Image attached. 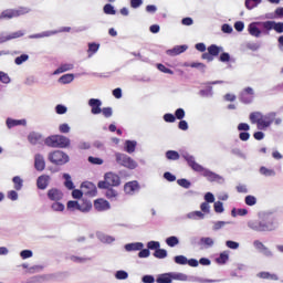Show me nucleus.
I'll use <instances>...</instances> for the list:
<instances>
[{
    "instance_id": "10",
    "label": "nucleus",
    "mask_w": 283,
    "mask_h": 283,
    "mask_svg": "<svg viewBox=\"0 0 283 283\" xmlns=\"http://www.w3.org/2000/svg\"><path fill=\"white\" fill-rule=\"evenodd\" d=\"M254 98H255V91H253V87L251 86L245 87L239 95V101L244 105H251Z\"/></svg>"
},
{
    "instance_id": "32",
    "label": "nucleus",
    "mask_w": 283,
    "mask_h": 283,
    "mask_svg": "<svg viewBox=\"0 0 283 283\" xmlns=\"http://www.w3.org/2000/svg\"><path fill=\"white\" fill-rule=\"evenodd\" d=\"M77 211H81L82 213H90V211H92V202L84 201L78 203Z\"/></svg>"
},
{
    "instance_id": "29",
    "label": "nucleus",
    "mask_w": 283,
    "mask_h": 283,
    "mask_svg": "<svg viewBox=\"0 0 283 283\" xmlns=\"http://www.w3.org/2000/svg\"><path fill=\"white\" fill-rule=\"evenodd\" d=\"M136 145H138V143H136V140H126L124 150L127 154H134L136 151Z\"/></svg>"
},
{
    "instance_id": "46",
    "label": "nucleus",
    "mask_w": 283,
    "mask_h": 283,
    "mask_svg": "<svg viewBox=\"0 0 283 283\" xmlns=\"http://www.w3.org/2000/svg\"><path fill=\"white\" fill-rule=\"evenodd\" d=\"M129 277V273L125 270H118L115 272V280H127Z\"/></svg>"
},
{
    "instance_id": "14",
    "label": "nucleus",
    "mask_w": 283,
    "mask_h": 283,
    "mask_svg": "<svg viewBox=\"0 0 283 283\" xmlns=\"http://www.w3.org/2000/svg\"><path fill=\"white\" fill-rule=\"evenodd\" d=\"M88 105L91 106V114H93L94 116L98 115L102 113V105L103 102H101V99L98 98H91L88 99Z\"/></svg>"
},
{
    "instance_id": "22",
    "label": "nucleus",
    "mask_w": 283,
    "mask_h": 283,
    "mask_svg": "<svg viewBox=\"0 0 283 283\" xmlns=\"http://www.w3.org/2000/svg\"><path fill=\"white\" fill-rule=\"evenodd\" d=\"M94 207H95L96 211H108L111 206H109V202L107 200L97 199L94 202Z\"/></svg>"
},
{
    "instance_id": "58",
    "label": "nucleus",
    "mask_w": 283,
    "mask_h": 283,
    "mask_svg": "<svg viewBox=\"0 0 283 283\" xmlns=\"http://www.w3.org/2000/svg\"><path fill=\"white\" fill-rule=\"evenodd\" d=\"M11 33L2 32L0 33V43H7V41H12Z\"/></svg>"
},
{
    "instance_id": "57",
    "label": "nucleus",
    "mask_w": 283,
    "mask_h": 283,
    "mask_svg": "<svg viewBox=\"0 0 283 283\" xmlns=\"http://www.w3.org/2000/svg\"><path fill=\"white\" fill-rule=\"evenodd\" d=\"M55 112L60 115L67 114V107L63 104H59L55 106Z\"/></svg>"
},
{
    "instance_id": "52",
    "label": "nucleus",
    "mask_w": 283,
    "mask_h": 283,
    "mask_svg": "<svg viewBox=\"0 0 283 283\" xmlns=\"http://www.w3.org/2000/svg\"><path fill=\"white\" fill-rule=\"evenodd\" d=\"M32 255H34V253L32 252V250H22V251L20 252V258H21L22 260H28V259L32 258Z\"/></svg>"
},
{
    "instance_id": "51",
    "label": "nucleus",
    "mask_w": 283,
    "mask_h": 283,
    "mask_svg": "<svg viewBox=\"0 0 283 283\" xmlns=\"http://www.w3.org/2000/svg\"><path fill=\"white\" fill-rule=\"evenodd\" d=\"M177 185H179V187H182L184 189H189L191 187V181L182 178L177 180Z\"/></svg>"
},
{
    "instance_id": "28",
    "label": "nucleus",
    "mask_w": 283,
    "mask_h": 283,
    "mask_svg": "<svg viewBox=\"0 0 283 283\" xmlns=\"http://www.w3.org/2000/svg\"><path fill=\"white\" fill-rule=\"evenodd\" d=\"M63 179H64V187L70 191L74 190L75 186H74V181H72V176H70V174L67 172H64Z\"/></svg>"
},
{
    "instance_id": "63",
    "label": "nucleus",
    "mask_w": 283,
    "mask_h": 283,
    "mask_svg": "<svg viewBox=\"0 0 283 283\" xmlns=\"http://www.w3.org/2000/svg\"><path fill=\"white\" fill-rule=\"evenodd\" d=\"M142 282L143 283H154V282H156V279L154 277V275L146 274L142 277Z\"/></svg>"
},
{
    "instance_id": "55",
    "label": "nucleus",
    "mask_w": 283,
    "mask_h": 283,
    "mask_svg": "<svg viewBox=\"0 0 283 283\" xmlns=\"http://www.w3.org/2000/svg\"><path fill=\"white\" fill-rule=\"evenodd\" d=\"M176 264L185 265L187 264V256L185 255H177L174 258Z\"/></svg>"
},
{
    "instance_id": "30",
    "label": "nucleus",
    "mask_w": 283,
    "mask_h": 283,
    "mask_svg": "<svg viewBox=\"0 0 283 283\" xmlns=\"http://www.w3.org/2000/svg\"><path fill=\"white\" fill-rule=\"evenodd\" d=\"M57 135H51L49 137H46L44 139V145H46V147H53V148H57Z\"/></svg>"
},
{
    "instance_id": "13",
    "label": "nucleus",
    "mask_w": 283,
    "mask_h": 283,
    "mask_svg": "<svg viewBox=\"0 0 283 283\" xmlns=\"http://www.w3.org/2000/svg\"><path fill=\"white\" fill-rule=\"evenodd\" d=\"M104 180H107L111 187H119L120 186V177L115 172H106L104 176Z\"/></svg>"
},
{
    "instance_id": "37",
    "label": "nucleus",
    "mask_w": 283,
    "mask_h": 283,
    "mask_svg": "<svg viewBox=\"0 0 283 283\" xmlns=\"http://www.w3.org/2000/svg\"><path fill=\"white\" fill-rule=\"evenodd\" d=\"M12 182L15 191H21L23 189V180L19 176L13 177Z\"/></svg>"
},
{
    "instance_id": "61",
    "label": "nucleus",
    "mask_w": 283,
    "mask_h": 283,
    "mask_svg": "<svg viewBox=\"0 0 283 283\" xmlns=\"http://www.w3.org/2000/svg\"><path fill=\"white\" fill-rule=\"evenodd\" d=\"M149 255H151V252L148 250V248L147 249L143 248L138 252V258H140V259L149 258Z\"/></svg>"
},
{
    "instance_id": "35",
    "label": "nucleus",
    "mask_w": 283,
    "mask_h": 283,
    "mask_svg": "<svg viewBox=\"0 0 283 283\" xmlns=\"http://www.w3.org/2000/svg\"><path fill=\"white\" fill-rule=\"evenodd\" d=\"M72 81H74V74L72 73L64 74L59 78V83H62V85H69Z\"/></svg>"
},
{
    "instance_id": "39",
    "label": "nucleus",
    "mask_w": 283,
    "mask_h": 283,
    "mask_svg": "<svg viewBox=\"0 0 283 283\" xmlns=\"http://www.w3.org/2000/svg\"><path fill=\"white\" fill-rule=\"evenodd\" d=\"M258 277H261V280H274V281H277V274H271L270 272H260L258 274Z\"/></svg>"
},
{
    "instance_id": "42",
    "label": "nucleus",
    "mask_w": 283,
    "mask_h": 283,
    "mask_svg": "<svg viewBox=\"0 0 283 283\" xmlns=\"http://www.w3.org/2000/svg\"><path fill=\"white\" fill-rule=\"evenodd\" d=\"M219 61L221 63H229V62L235 63V59H231V55L227 52H223L220 54Z\"/></svg>"
},
{
    "instance_id": "47",
    "label": "nucleus",
    "mask_w": 283,
    "mask_h": 283,
    "mask_svg": "<svg viewBox=\"0 0 283 283\" xmlns=\"http://www.w3.org/2000/svg\"><path fill=\"white\" fill-rule=\"evenodd\" d=\"M103 12H104V14L114 15V14H116V9L114 8V6L106 3L103 8Z\"/></svg>"
},
{
    "instance_id": "24",
    "label": "nucleus",
    "mask_w": 283,
    "mask_h": 283,
    "mask_svg": "<svg viewBox=\"0 0 283 283\" xmlns=\"http://www.w3.org/2000/svg\"><path fill=\"white\" fill-rule=\"evenodd\" d=\"M71 70H74V64L72 63H64L61 64L54 72L53 75L56 76L59 74H63V72H70Z\"/></svg>"
},
{
    "instance_id": "9",
    "label": "nucleus",
    "mask_w": 283,
    "mask_h": 283,
    "mask_svg": "<svg viewBox=\"0 0 283 283\" xmlns=\"http://www.w3.org/2000/svg\"><path fill=\"white\" fill-rule=\"evenodd\" d=\"M72 28L70 27H62L59 30H53V31H43L41 33H35L29 35V39H45L50 36H54L55 34H61V32H71Z\"/></svg>"
},
{
    "instance_id": "62",
    "label": "nucleus",
    "mask_w": 283,
    "mask_h": 283,
    "mask_svg": "<svg viewBox=\"0 0 283 283\" xmlns=\"http://www.w3.org/2000/svg\"><path fill=\"white\" fill-rule=\"evenodd\" d=\"M182 120L185 118V111L182 108H177L175 112V119Z\"/></svg>"
},
{
    "instance_id": "36",
    "label": "nucleus",
    "mask_w": 283,
    "mask_h": 283,
    "mask_svg": "<svg viewBox=\"0 0 283 283\" xmlns=\"http://www.w3.org/2000/svg\"><path fill=\"white\" fill-rule=\"evenodd\" d=\"M166 244L167 247H170L171 249H174V247H178V244H180V239H178V237L176 235L168 237L166 239Z\"/></svg>"
},
{
    "instance_id": "44",
    "label": "nucleus",
    "mask_w": 283,
    "mask_h": 283,
    "mask_svg": "<svg viewBox=\"0 0 283 283\" xmlns=\"http://www.w3.org/2000/svg\"><path fill=\"white\" fill-rule=\"evenodd\" d=\"M105 196L108 198V200H116V198H118V191L111 187L106 190Z\"/></svg>"
},
{
    "instance_id": "33",
    "label": "nucleus",
    "mask_w": 283,
    "mask_h": 283,
    "mask_svg": "<svg viewBox=\"0 0 283 283\" xmlns=\"http://www.w3.org/2000/svg\"><path fill=\"white\" fill-rule=\"evenodd\" d=\"M188 220H205L202 211H192L187 214Z\"/></svg>"
},
{
    "instance_id": "20",
    "label": "nucleus",
    "mask_w": 283,
    "mask_h": 283,
    "mask_svg": "<svg viewBox=\"0 0 283 283\" xmlns=\"http://www.w3.org/2000/svg\"><path fill=\"white\" fill-rule=\"evenodd\" d=\"M50 176L48 175H41L40 177H38L36 180V187L38 189H41L42 191H44V189H48V186L50 185Z\"/></svg>"
},
{
    "instance_id": "53",
    "label": "nucleus",
    "mask_w": 283,
    "mask_h": 283,
    "mask_svg": "<svg viewBox=\"0 0 283 283\" xmlns=\"http://www.w3.org/2000/svg\"><path fill=\"white\" fill-rule=\"evenodd\" d=\"M253 247H254V249H256V251L259 253H261L265 249L266 245H264V243H262V241H260V240H254Z\"/></svg>"
},
{
    "instance_id": "26",
    "label": "nucleus",
    "mask_w": 283,
    "mask_h": 283,
    "mask_svg": "<svg viewBox=\"0 0 283 283\" xmlns=\"http://www.w3.org/2000/svg\"><path fill=\"white\" fill-rule=\"evenodd\" d=\"M97 239L99 242H103V244H112V242H116V238L105 234L103 232L97 233Z\"/></svg>"
},
{
    "instance_id": "54",
    "label": "nucleus",
    "mask_w": 283,
    "mask_h": 283,
    "mask_svg": "<svg viewBox=\"0 0 283 283\" xmlns=\"http://www.w3.org/2000/svg\"><path fill=\"white\" fill-rule=\"evenodd\" d=\"M226 247H228V249H232L233 251L240 249V243L235 242V241H231L228 240L226 241Z\"/></svg>"
},
{
    "instance_id": "50",
    "label": "nucleus",
    "mask_w": 283,
    "mask_h": 283,
    "mask_svg": "<svg viewBox=\"0 0 283 283\" xmlns=\"http://www.w3.org/2000/svg\"><path fill=\"white\" fill-rule=\"evenodd\" d=\"M10 75L8 73L0 71V83H3L4 85L10 84Z\"/></svg>"
},
{
    "instance_id": "5",
    "label": "nucleus",
    "mask_w": 283,
    "mask_h": 283,
    "mask_svg": "<svg viewBox=\"0 0 283 283\" xmlns=\"http://www.w3.org/2000/svg\"><path fill=\"white\" fill-rule=\"evenodd\" d=\"M174 280L178 282H187V274L181 272H168L158 274L156 277L157 283H172Z\"/></svg>"
},
{
    "instance_id": "56",
    "label": "nucleus",
    "mask_w": 283,
    "mask_h": 283,
    "mask_svg": "<svg viewBox=\"0 0 283 283\" xmlns=\"http://www.w3.org/2000/svg\"><path fill=\"white\" fill-rule=\"evenodd\" d=\"M214 211L216 213H224V206L221 201L214 202Z\"/></svg>"
},
{
    "instance_id": "48",
    "label": "nucleus",
    "mask_w": 283,
    "mask_h": 283,
    "mask_svg": "<svg viewBox=\"0 0 283 283\" xmlns=\"http://www.w3.org/2000/svg\"><path fill=\"white\" fill-rule=\"evenodd\" d=\"M148 251H158L160 249V242L158 241H149L147 243Z\"/></svg>"
},
{
    "instance_id": "7",
    "label": "nucleus",
    "mask_w": 283,
    "mask_h": 283,
    "mask_svg": "<svg viewBox=\"0 0 283 283\" xmlns=\"http://www.w3.org/2000/svg\"><path fill=\"white\" fill-rule=\"evenodd\" d=\"M115 163L126 169H136L138 167V163H136V160L123 153H115Z\"/></svg>"
},
{
    "instance_id": "43",
    "label": "nucleus",
    "mask_w": 283,
    "mask_h": 283,
    "mask_svg": "<svg viewBox=\"0 0 283 283\" xmlns=\"http://www.w3.org/2000/svg\"><path fill=\"white\" fill-rule=\"evenodd\" d=\"M154 258H157V260H165L167 258V250L165 249H158L153 253Z\"/></svg>"
},
{
    "instance_id": "38",
    "label": "nucleus",
    "mask_w": 283,
    "mask_h": 283,
    "mask_svg": "<svg viewBox=\"0 0 283 283\" xmlns=\"http://www.w3.org/2000/svg\"><path fill=\"white\" fill-rule=\"evenodd\" d=\"M260 3H262V0H245L244 6L247 10H254Z\"/></svg>"
},
{
    "instance_id": "25",
    "label": "nucleus",
    "mask_w": 283,
    "mask_h": 283,
    "mask_svg": "<svg viewBox=\"0 0 283 283\" xmlns=\"http://www.w3.org/2000/svg\"><path fill=\"white\" fill-rule=\"evenodd\" d=\"M56 143H57L59 149H65V148L70 147L71 140H70V138H67L63 135H57Z\"/></svg>"
},
{
    "instance_id": "19",
    "label": "nucleus",
    "mask_w": 283,
    "mask_h": 283,
    "mask_svg": "<svg viewBox=\"0 0 283 283\" xmlns=\"http://www.w3.org/2000/svg\"><path fill=\"white\" fill-rule=\"evenodd\" d=\"M48 198L53 202H59V200H63V191L52 188L48 191Z\"/></svg>"
},
{
    "instance_id": "2",
    "label": "nucleus",
    "mask_w": 283,
    "mask_h": 283,
    "mask_svg": "<svg viewBox=\"0 0 283 283\" xmlns=\"http://www.w3.org/2000/svg\"><path fill=\"white\" fill-rule=\"evenodd\" d=\"M272 30L277 34H283V22L268 20L251 22L248 25L249 35L254 36V39H260V36H270Z\"/></svg>"
},
{
    "instance_id": "18",
    "label": "nucleus",
    "mask_w": 283,
    "mask_h": 283,
    "mask_svg": "<svg viewBox=\"0 0 283 283\" xmlns=\"http://www.w3.org/2000/svg\"><path fill=\"white\" fill-rule=\"evenodd\" d=\"M6 125H7L8 129H12L13 127H19V126L25 127V125H28V120L13 119V118L8 117L6 120Z\"/></svg>"
},
{
    "instance_id": "64",
    "label": "nucleus",
    "mask_w": 283,
    "mask_h": 283,
    "mask_svg": "<svg viewBox=\"0 0 283 283\" xmlns=\"http://www.w3.org/2000/svg\"><path fill=\"white\" fill-rule=\"evenodd\" d=\"M88 163H91V165H103V159L98 158V157H88Z\"/></svg>"
},
{
    "instance_id": "49",
    "label": "nucleus",
    "mask_w": 283,
    "mask_h": 283,
    "mask_svg": "<svg viewBox=\"0 0 283 283\" xmlns=\"http://www.w3.org/2000/svg\"><path fill=\"white\" fill-rule=\"evenodd\" d=\"M29 59H30V55L22 54V55L15 57L14 63H15V65H23V63H25V61H28Z\"/></svg>"
},
{
    "instance_id": "16",
    "label": "nucleus",
    "mask_w": 283,
    "mask_h": 283,
    "mask_svg": "<svg viewBox=\"0 0 283 283\" xmlns=\"http://www.w3.org/2000/svg\"><path fill=\"white\" fill-rule=\"evenodd\" d=\"M187 50H189V46L186 44L176 45L175 48L167 50L166 54H168V56H178L184 54V52H187Z\"/></svg>"
},
{
    "instance_id": "3",
    "label": "nucleus",
    "mask_w": 283,
    "mask_h": 283,
    "mask_svg": "<svg viewBox=\"0 0 283 283\" xmlns=\"http://www.w3.org/2000/svg\"><path fill=\"white\" fill-rule=\"evenodd\" d=\"M247 227L250 231H255V233H269L277 229V220L273 213L263 212L259 214L258 219H250L247 222Z\"/></svg>"
},
{
    "instance_id": "21",
    "label": "nucleus",
    "mask_w": 283,
    "mask_h": 283,
    "mask_svg": "<svg viewBox=\"0 0 283 283\" xmlns=\"http://www.w3.org/2000/svg\"><path fill=\"white\" fill-rule=\"evenodd\" d=\"M125 251L132 253V251H143L145 244L143 242H133L124 245Z\"/></svg>"
},
{
    "instance_id": "34",
    "label": "nucleus",
    "mask_w": 283,
    "mask_h": 283,
    "mask_svg": "<svg viewBox=\"0 0 283 283\" xmlns=\"http://www.w3.org/2000/svg\"><path fill=\"white\" fill-rule=\"evenodd\" d=\"M224 49L222 46H218L216 44H211L208 46V52L213 56H218Z\"/></svg>"
},
{
    "instance_id": "40",
    "label": "nucleus",
    "mask_w": 283,
    "mask_h": 283,
    "mask_svg": "<svg viewBox=\"0 0 283 283\" xmlns=\"http://www.w3.org/2000/svg\"><path fill=\"white\" fill-rule=\"evenodd\" d=\"M244 202L248 207H255V205H258V198H255L253 195H248L244 198Z\"/></svg>"
},
{
    "instance_id": "17",
    "label": "nucleus",
    "mask_w": 283,
    "mask_h": 283,
    "mask_svg": "<svg viewBox=\"0 0 283 283\" xmlns=\"http://www.w3.org/2000/svg\"><path fill=\"white\" fill-rule=\"evenodd\" d=\"M28 140L31 145H43V143H44L43 135H41V133H36V132H31L28 135Z\"/></svg>"
},
{
    "instance_id": "6",
    "label": "nucleus",
    "mask_w": 283,
    "mask_h": 283,
    "mask_svg": "<svg viewBox=\"0 0 283 283\" xmlns=\"http://www.w3.org/2000/svg\"><path fill=\"white\" fill-rule=\"evenodd\" d=\"M30 12V8L28 7H19L18 9H7L1 12L0 20L8 21L10 19H17V17H23V14H28Z\"/></svg>"
},
{
    "instance_id": "11",
    "label": "nucleus",
    "mask_w": 283,
    "mask_h": 283,
    "mask_svg": "<svg viewBox=\"0 0 283 283\" xmlns=\"http://www.w3.org/2000/svg\"><path fill=\"white\" fill-rule=\"evenodd\" d=\"M81 189L84 196H88L90 198H94V196H96V185L92 184L91 181H84L81 185Z\"/></svg>"
},
{
    "instance_id": "15",
    "label": "nucleus",
    "mask_w": 283,
    "mask_h": 283,
    "mask_svg": "<svg viewBox=\"0 0 283 283\" xmlns=\"http://www.w3.org/2000/svg\"><path fill=\"white\" fill-rule=\"evenodd\" d=\"M34 169L36 171H44L45 170V157L42 154L34 155Z\"/></svg>"
},
{
    "instance_id": "45",
    "label": "nucleus",
    "mask_w": 283,
    "mask_h": 283,
    "mask_svg": "<svg viewBox=\"0 0 283 283\" xmlns=\"http://www.w3.org/2000/svg\"><path fill=\"white\" fill-rule=\"evenodd\" d=\"M227 224H231V222L230 221H214L212 230L220 231V229H223V227H227Z\"/></svg>"
},
{
    "instance_id": "60",
    "label": "nucleus",
    "mask_w": 283,
    "mask_h": 283,
    "mask_svg": "<svg viewBox=\"0 0 283 283\" xmlns=\"http://www.w3.org/2000/svg\"><path fill=\"white\" fill-rule=\"evenodd\" d=\"M200 209H201V213H203V216H205V213H211V206L207 202H202L200 205Z\"/></svg>"
},
{
    "instance_id": "23",
    "label": "nucleus",
    "mask_w": 283,
    "mask_h": 283,
    "mask_svg": "<svg viewBox=\"0 0 283 283\" xmlns=\"http://www.w3.org/2000/svg\"><path fill=\"white\" fill-rule=\"evenodd\" d=\"M259 174H261V176H264V178H275V176H277V172H275V169L268 168L265 166L260 167Z\"/></svg>"
},
{
    "instance_id": "4",
    "label": "nucleus",
    "mask_w": 283,
    "mask_h": 283,
    "mask_svg": "<svg viewBox=\"0 0 283 283\" xmlns=\"http://www.w3.org/2000/svg\"><path fill=\"white\" fill-rule=\"evenodd\" d=\"M277 116V113L270 112L268 114H262L261 112H252L249 116L250 122L252 125H256V129L260 132H266L273 123L275 125H282V118H275Z\"/></svg>"
},
{
    "instance_id": "41",
    "label": "nucleus",
    "mask_w": 283,
    "mask_h": 283,
    "mask_svg": "<svg viewBox=\"0 0 283 283\" xmlns=\"http://www.w3.org/2000/svg\"><path fill=\"white\" fill-rule=\"evenodd\" d=\"M216 262L217 264H224L226 262H229V252H221L219 258L216 259Z\"/></svg>"
},
{
    "instance_id": "59",
    "label": "nucleus",
    "mask_w": 283,
    "mask_h": 283,
    "mask_svg": "<svg viewBox=\"0 0 283 283\" xmlns=\"http://www.w3.org/2000/svg\"><path fill=\"white\" fill-rule=\"evenodd\" d=\"M51 209H53L54 211H65V206L56 201L52 203Z\"/></svg>"
},
{
    "instance_id": "31",
    "label": "nucleus",
    "mask_w": 283,
    "mask_h": 283,
    "mask_svg": "<svg viewBox=\"0 0 283 283\" xmlns=\"http://www.w3.org/2000/svg\"><path fill=\"white\" fill-rule=\"evenodd\" d=\"M199 96H201V98H213V86L200 90Z\"/></svg>"
},
{
    "instance_id": "8",
    "label": "nucleus",
    "mask_w": 283,
    "mask_h": 283,
    "mask_svg": "<svg viewBox=\"0 0 283 283\" xmlns=\"http://www.w3.org/2000/svg\"><path fill=\"white\" fill-rule=\"evenodd\" d=\"M48 159L53 165H67L70 163V156L62 150H54L49 153Z\"/></svg>"
},
{
    "instance_id": "27",
    "label": "nucleus",
    "mask_w": 283,
    "mask_h": 283,
    "mask_svg": "<svg viewBox=\"0 0 283 283\" xmlns=\"http://www.w3.org/2000/svg\"><path fill=\"white\" fill-rule=\"evenodd\" d=\"M213 244H216V242L213 241V239L211 237H202L199 240V245L203 247V249H211V247H213Z\"/></svg>"
},
{
    "instance_id": "1",
    "label": "nucleus",
    "mask_w": 283,
    "mask_h": 283,
    "mask_svg": "<svg viewBox=\"0 0 283 283\" xmlns=\"http://www.w3.org/2000/svg\"><path fill=\"white\" fill-rule=\"evenodd\" d=\"M180 156L181 158H184V160H186V163H188L193 171L201 174V176H203V178H207L209 182H218V185H224V177L196 163V157H193V155L189 154L187 150H181L180 154L176 150L166 151L167 160H180Z\"/></svg>"
},
{
    "instance_id": "12",
    "label": "nucleus",
    "mask_w": 283,
    "mask_h": 283,
    "mask_svg": "<svg viewBox=\"0 0 283 283\" xmlns=\"http://www.w3.org/2000/svg\"><path fill=\"white\" fill-rule=\"evenodd\" d=\"M124 191L127 196H134V193H138L140 191V185L138 181H128L124 186Z\"/></svg>"
}]
</instances>
